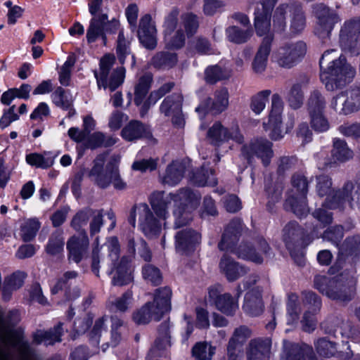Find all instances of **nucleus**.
I'll list each match as a JSON object with an SVG mask.
<instances>
[{"label":"nucleus","instance_id":"obj_32","mask_svg":"<svg viewBox=\"0 0 360 360\" xmlns=\"http://www.w3.org/2000/svg\"><path fill=\"white\" fill-rule=\"evenodd\" d=\"M150 135L147 127L137 120L130 121L121 131L122 137L127 141H134Z\"/></svg>","mask_w":360,"mask_h":360},{"label":"nucleus","instance_id":"obj_23","mask_svg":"<svg viewBox=\"0 0 360 360\" xmlns=\"http://www.w3.org/2000/svg\"><path fill=\"white\" fill-rule=\"evenodd\" d=\"M156 28L151 16L146 14L140 19L137 30L140 42L148 49H154L157 46Z\"/></svg>","mask_w":360,"mask_h":360},{"label":"nucleus","instance_id":"obj_28","mask_svg":"<svg viewBox=\"0 0 360 360\" xmlns=\"http://www.w3.org/2000/svg\"><path fill=\"white\" fill-rule=\"evenodd\" d=\"M243 309L251 316H257L262 313L264 304L261 289H252L246 293Z\"/></svg>","mask_w":360,"mask_h":360},{"label":"nucleus","instance_id":"obj_63","mask_svg":"<svg viewBox=\"0 0 360 360\" xmlns=\"http://www.w3.org/2000/svg\"><path fill=\"white\" fill-rule=\"evenodd\" d=\"M255 27L256 32L259 36L267 34L271 27V16L266 14H261L259 11H255Z\"/></svg>","mask_w":360,"mask_h":360},{"label":"nucleus","instance_id":"obj_30","mask_svg":"<svg viewBox=\"0 0 360 360\" xmlns=\"http://www.w3.org/2000/svg\"><path fill=\"white\" fill-rule=\"evenodd\" d=\"M188 165V161H173L167 166L162 182L172 186L176 185L182 179Z\"/></svg>","mask_w":360,"mask_h":360},{"label":"nucleus","instance_id":"obj_15","mask_svg":"<svg viewBox=\"0 0 360 360\" xmlns=\"http://www.w3.org/2000/svg\"><path fill=\"white\" fill-rule=\"evenodd\" d=\"M339 43L344 50L360 51V16L345 20L341 27Z\"/></svg>","mask_w":360,"mask_h":360},{"label":"nucleus","instance_id":"obj_56","mask_svg":"<svg viewBox=\"0 0 360 360\" xmlns=\"http://www.w3.org/2000/svg\"><path fill=\"white\" fill-rule=\"evenodd\" d=\"M286 99L292 108L296 110L301 108L304 101V93L301 85L299 84H293L286 96Z\"/></svg>","mask_w":360,"mask_h":360},{"label":"nucleus","instance_id":"obj_33","mask_svg":"<svg viewBox=\"0 0 360 360\" xmlns=\"http://www.w3.org/2000/svg\"><path fill=\"white\" fill-rule=\"evenodd\" d=\"M63 323H59L53 328L46 331L38 330L33 335V342L39 345L44 342L46 345H53L61 341L60 337L63 333Z\"/></svg>","mask_w":360,"mask_h":360},{"label":"nucleus","instance_id":"obj_31","mask_svg":"<svg viewBox=\"0 0 360 360\" xmlns=\"http://www.w3.org/2000/svg\"><path fill=\"white\" fill-rule=\"evenodd\" d=\"M273 37L268 35L263 39L259 50L252 62V68L255 72L261 73L266 67L268 56L271 51V44Z\"/></svg>","mask_w":360,"mask_h":360},{"label":"nucleus","instance_id":"obj_3","mask_svg":"<svg viewBox=\"0 0 360 360\" xmlns=\"http://www.w3.org/2000/svg\"><path fill=\"white\" fill-rule=\"evenodd\" d=\"M242 231V223L240 219L232 220L225 229L221 240L218 244L221 251L235 254L238 258L251 261L256 264L263 262L262 256L257 252L255 248L247 243L240 244L236 247Z\"/></svg>","mask_w":360,"mask_h":360},{"label":"nucleus","instance_id":"obj_36","mask_svg":"<svg viewBox=\"0 0 360 360\" xmlns=\"http://www.w3.org/2000/svg\"><path fill=\"white\" fill-rule=\"evenodd\" d=\"M133 300V292L127 290L120 297L111 296L106 302L107 308L111 311L125 312Z\"/></svg>","mask_w":360,"mask_h":360},{"label":"nucleus","instance_id":"obj_39","mask_svg":"<svg viewBox=\"0 0 360 360\" xmlns=\"http://www.w3.org/2000/svg\"><path fill=\"white\" fill-rule=\"evenodd\" d=\"M110 320V340L109 343L112 347H116L125 339L126 325L124 321L116 315L112 316Z\"/></svg>","mask_w":360,"mask_h":360},{"label":"nucleus","instance_id":"obj_34","mask_svg":"<svg viewBox=\"0 0 360 360\" xmlns=\"http://www.w3.org/2000/svg\"><path fill=\"white\" fill-rule=\"evenodd\" d=\"M183 100V96L179 93H174L167 96L160 106V112L166 117H169L174 113H179L182 109Z\"/></svg>","mask_w":360,"mask_h":360},{"label":"nucleus","instance_id":"obj_48","mask_svg":"<svg viewBox=\"0 0 360 360\" xmlns=\"http://www.w3.org/2000/svg\"><path fill=\"white\" fill-rule=\"evenodd\" d=\"M192 181L198 186H214L217 184L213 169H205L204 167H202L200 171L193 174Z\"/></svg>","mask_w":360,"mask_h":360},{"label":"nucleus","instance_id":"obj_49","mask_svg":"<svg viewBox=\"0 0 360 360\" xmlns=\"http://www.w3.org/2000/svg\"><path fill=\"white\" fill-rule=\"evenodd\" d=\"M151 302H146L140 309L137 310L133 314L134 321L139 325L148 323L152 319L155 321H160L157 319L154 314L155 310L152 307Z\"/></svg>","mask_w":360,"mask_h":360},{"label":"nucleus","instance_id":"obj_2","mask_svg":"<svg viewBox=\"0 0 360 360\" xmlns=\"http://www.w3.org/2000/svg\"><path fill=\"white\" fill-rule=\"evenodd\" d=\"M335 49L326 51L319 61L320 78L328 91H335L349 82L355 75V70L346 63L345 58L340 56L333 58L330 55Z\"/></svg>","mask_w":360,"mask_h":360},{"label":"nucleus","instance_id":"obj_40","mask_svg":"<svg viewBox=\"0 0 360 360\" xmlns=\"http://www.w3.org/2000/svg\"><path fill=\"white\" fill-rule=\"evenodd\" d=\"M287 211L293 212L297 217H302L308 214L309 210L307 204V197L300 196L299 198L290 196L286 199L284 204Z\"/></svg>","mask_w":360,"mask_h":360},{"label":"nucleus","instance_id":"obj_58","mask_svg":"<svg viewBox=\"0 0 360 360\" xmlns=\"http://www.w3.org/2000/svg\"><path fill=\"white\" fill-rule=\"evenodd\" d=\"M215 348L210 343L198 342L192 349L193 356L197 360H211Z\"/></svg>","mask_w":360,"mask_h":360},{"label":"nucleus","instance_id":"obj_41","mask_svg":"<svg viewBox=\"0 0 360 360\" xmlns=\"http://www.w3.org/2000/svg\"><path fill=\"white\" fill-rule=\"evenodd\" d=\"M53 103L57 106L65 110H70L69 114L74 115L75 110L72 108L73 100L72 96L65 91L62 87H58L51 94Z\"/></svg>","mask_w":360,"mask_h":360},{"label":"nucleus","instance_id":"obj_50","mask_svg":"<svg viewBox=\"0 0 360 360\" xmlns=\"http://www.w3.org/2000/svg\"><path fill=\"white\" fill-rule=\"evenodd\" d=\"M281 360H305L304 352L297 344L284 340Z\"/></svg>","mask_w":360,"mask_h":360},{"label":"nucleus","instance_id":"obj_37","mask_svg":"<svg viewBox=\"0 0 360 360\" xmlns=\"http://www.w3.org/2000/svg\"><path fill=\"white\" fill-rule=\"evenodd\" d=\"M305 233L296 221L289 222L283 229V240L287 248L290 250L294 243L302 240Z\"/></svg>","mask_w":360,"mask_h":360},{"label":"nucleus","instance_id":"obj_9","mask_svg":"<svg viewBox=\"0 0 360 360\" xmlns=\"http://www.w3.org/2000/svg\"><path fill=\"white\" fill-rule=\"evenodd\" d=\"M139 216V226L141 231L147 237L158 235L161 230L159 221L154 217L153 212L146 203L135 205L131 210L128 217L129 223L136 226V217Z\"/></svg>","mask_w":360,"mask_h":360},{"label":"nucleus","instance_id":"obj_54","mask_svg":"<svg viewBox=\"0 0 360 360\" xmlns=\"http://www.w3.org/2000/svg\"><path fill=\"white\" fill-rule=\"evenodd\" d=\"M229 72L219 65L210 66L205 71V79L207 83L213 84L217 82L229 78Z\"/></svg>","mask_w":360,"mask_h":360},{"label":"nucleus","instance_id":"obj_42","mask_svg":"<svg viewBox=\"0 0 360 360\" xmlns=\"http://www.w3.org/2000/svg\"><path fill=\"white\" fill-rule=\"evenodd\" d=\"M152 82L153 75L150 72H146L139 78L134 91V103L136 105L143 103L150 88Z\"/></svg>","mask_w":360,"mask_h":360},{"label":"nucleus","instance_id":"obj_11","mask_svg":"<svg viewBox=\"0 0 360 360\" xmlns=\"http://www.w3.org/2000/svg\"><path fill=\"white\" fill-rule=\"evenodd\" d=\"M108 153H103L98 155L93 162V167L89 172V177L100 188H105L111 184L112 172L120 162V158L113 156L108 161L105 167Z\"/></svg>","mask_w":360,"mask_h":360},{"label":"nucleus","instance_id":"obj_29","mask_svg":"<svg viewBox=\"0 0 360 360\" xmlns=\"http://www.w3.org/2000/svg\"><path fill=\"white\" fill-rule=\"evenodd\" d=\"M169 328V321H164L160 325L158 336L149 352V355L152 357L161 356L163 351L170 347Z\"/></svg>","mask_w":360,"mask_h":360},{"label":"nucleus","instance_id":"obj_1","mask_svg":"<svg viewBox=\"0 0 360 360\" xmlns=\"http://www.w3.org/2000/svg\"><path fill=\"white\" fill-rule=\"evenodd\" d=\"M20 321L17 310L4 315L0 311V360H36L34 348L24 339L22 330L14 328Z\"/></svg>","mask_w":360,"mask_h":360},{"label":"nucleus","instance_id":"obj_35","mask_svg":"<svg viewBox=\"0 0 360 360\" xmlns=\"http://www.w3.org/2000/svg\"><path fill=\"white\" fill-rule=\"evenodd\" d=\"M117 139L102 132L96 131L90 134L84 143L86 148L94 150L101 147H110L117 143Z\"/></svg>","mask_w":360,"mask_h":360},{"label":"nucleus","instance_id":"obj_21","mask_svg":"<svg viewBox=\"0 0 360 360\" xmlns=\"http://www.w3.org/2000/svg\"><path fill=\"white\" fill-rule=\"evenodd\" d=\"M201 238L200 233L191 229L178 231L175 235L176 251L185 255L192 252L201 243Z\"/></svg>","mask_w":360,"mask_h":360},{"label":"nucleus","instance_id":"obj_47","mask_svg":"<svg viewBox=\"0 0 360 360\" xmlns=\"http://www.w3.org/2000/svg\"><path fill=\"white\" fill-rule=\"evenodd\" d=\"M326 99L318 90L311 92L307 102V110L309 115L323 112L326 107Z\"/></svg>","mask_w":360,"mask_h":360},{"label":"nucleus","instance_id":"obj_12","mask_svg":"<svg viewBox=\"0 0 360 360\" xmlns=\"http://www.w3.org/2000/svg\"><path fill=\"white\" fill-rule=\"evenodd\" d=\"M312 13L316 19V34L319 38H329L334 26L340 18L338 14L322 3L312 6Z\"/></svg>","mask_w":360,"mask_h":360},{"label":"nucleus","instance_id":"obj_8","mask_svg":"<svg viewBox=\"0 0 360 360\" xmlns=\"http://www.w3.org/2000/svg\"><path fill=\"white\" fill-rule=\"evenodd\" d=\"M114 62L115 56L112 55H105L101 58L99 72L94 71L98 89L103 87L114 91L124 82L125 69L123 67L110 71Z\"/></svg>","mask_w":360,"mask_h":360},{"label":"nucleus","instance_id":"obj_7","mask_svg":"<svg viewBox=\"0 0 360 360\" xmlns=\"http://www.w3.org/2000/svg\"><path fill=\"white\" fill-rule=\"evenodd\" d=\"M196 195L189 188H181L175 194L165 195L163 191L154 192L150 197V205L155 214L163 220L169 217L168 208L173 201L174 205L196 200Z\"/></svg>","mask_w":360,"mask_h":360},{"label":"nucleus","instance_id":"obj_4","mask_svg":"<svg viewBox=\"0 0 360 360\" xmlns=\"http://www.w3.org/2000/svg\"><path fill=\"white\" fill-rule=\"evenodd\" d=\"M354 284L353 278L343 274L333 277L318 275L314 280V288L321 293L340 302L352 300L354 294Z\"/></svg>","mask_w":360,"mask_h":360},{"label":"nucleus","instance_id":"obj_10","mask_svg":"<svg viewBox=\"0 0 360 360\" xmlns=\"http://www.w3.org/2000/svg\"><path fill=\"white\" fill-rule=\"evenodd\" d=\"M348 204L351 209L360 211V182L348 181L337 191L328 206L330 209H343Z\"/></svg>","mask_w":360,"mask_h":360},{"label":"nucleus","instance_id":"obj_6","mask_svg":"<svg viewBox=\"0 0 360 360\" xmlns=\"http://www.w3.org/2000/svg\"><path fill=\"white\" fill-rule=\"evenodd\" d=\"M290 18V29L292 33L298 34L305 27L306 18L302 5L297 1H289L279 4L273 15V30L282 33L287 27L286 17Z\"/></svg>","mask_w":360,"mask_h":360},{"label":"nucleus","instance_id":"obj_52","mask_svg":"<svg viewBox=\"0 0 360 360\" xmlns=\"http://www.w3.org/2000/svg\"><path fill=\"white\" fill-rule=\"evenodd\" d=\"M64 248V238L63 232L56 231L53 233L46 245V252L47 254L54 256L63 252Z\"/></svg>","mask_w":360,"mask_h":360},{"label":"nucleus","instance_id":"obj_13","mask_svg":"<svg viewBox=\"0 0 360 360\" xmlns=\"http://www.w3.org/2000/svg\"><path fill=\"white\" fill-rule=\"evenodd\" d=\"M103 0H88L89 13L93 18L89 22L86 31V40L91 44L95 42L98 38H101L104 44H106V36L103 28V23L108 20V15L105 13L98 14L102 6Z\"/></svg>","mask_w":360,"mask_h":360},{"label":"nucleus","instance_id":"obj_60","mask_svg":"<svg viewBox=\"0 0 360 360\" xmlns=\"http://www.w3.org/2000/svg\"><path fill=\"white\" fill-rule=\"evenodd\" d=\"M142 274L144 280L153 285H158L162 283V276L160 269L152 264L144 265Z\"/></svg>","mask_w":360,"mask_h":360},{"label":"nucleus","instance_id":"obj_53","mask_svg":"<svg viewBox=\"0 0 360 360\" xmlns=\"http://www.w3.org/2000/svg\"><path fill=\"white\" fill-rule=\"evenodd\" d=\"M26 161L32 166L46 169L53 165L54 158L46 153L44 155L31 153L26 156Z\"/></svg>","mask_w":360,"mask_h":360},{"label":"nucleus","instance_id":"obj_59","mask_svg":"<svg viewBox=\"0 0 360 360\" xmlns=\"http://www.w3.org/2000/svg\"><path fill=\"white\" fill-rule=\"evenodd\" d=\"M302 302L307 307V311H311L313 314L318 313L321 307L322 302L321 298L312 291H305L302 292Z\"/></svg>","mask_w":360,"mask_h":360},{"label":"nucleus","instance_id":"obj_45","mask_svg":"<svg viewBox=\"0 0 360 360\" xmlns=\"http://www.w3.org/2000/svg\"><path fill=\"white\" fill-rule=\"evenodd\" d=\"M226 34L229 41L235 44H243L248 41L252 35L250 27L241 30L237 26H229L226 29Z\"/></svg>","mask_w":360,"mask_h":360},{"label":"nucleus","instance_id":"obj_44","mask_svg":"<svg viewBox=\"0 0 360 360\" xmlns=\"http://www.w3.org/2000/svg\"><path fill=\"white\" fill-rule=\"evenodd\" d=\"M316 352L324 357L340 356L336 343L329 340L327 338H321L314 342Z\"/></svg>","mask_w":360,"mask_h":360},{"label":"nucleus","instance_id":"obj_22","mask_svg":"<svg viewBox=\"0 0 360 360\" xmlns=\"http://www.w3.org/2000/svg\"><path fill=\"white\" fill-rule=\"evenodd\" d=\"M271 345L272 340L270 338L252 339L247 347L248 360H269Z\"/></svg>","mask_w":360,"mask_h":360},{"label":"nucleus","instance_id":"obj_64","mask_svg":"<svg viewBox=\"0 0 360 360\" xmlns=\"http://www.w3.org/2000/svg\"><path fill=\"white\" fill-rule=\"evenodd\" d=\"M179 9L174 7L165 18L163 24L165 36L171 35L176 29L179 20Z\"/></svg>","mask_w":360,"mask_h":360},{"label":"nucleus","instance_id":"obj_16","mask_svg":"<svg viewBox=\"0 0 360 360\" xmlns=\"http://www.w3.org/2000/svg\"><path fill=\"white\" fill-rule=\"evenodd\" d=\"M306 51L307 46L303 41L286 43L277 50L275 60L280 67L291 68L302 60Z\"/></svg>","mask_w":360,"mask_h":360},{"label":"nucleus","instance_id":"obj_46","mask_svg":"<svg viewBox=\"0 0 360 360\" xmlns=\"http://www.w3.org/2000/svg\"><path fill=\"white\" fill-rule=\"evenodd\" d=\"M347 104L346 112L353 113L360 110V84L351 86L343 91Z\"/></svg>","mask_w":360,"mask_h":360},{"label":"nucleus","instance_id":"obj_5","mask_svg":"<svg viewBox=\"0 0 360 360\" xmlns=\"http://www.w3.org/2000/svg\"><path fill=\"white\" fill-rule=\"evenodd\" d=\"M108 251V257L111 261L110 270L108 274H112V285L124 286L134 281V268L131 260L127 256L120 257V244L115 237L110 238L105 243Z\"/></svg>","mask_w":360,"mask_h":360},{"label":"nucleus","instance_id":"obj_62","mask_svg":"<svg viewBox=\"0 0 360 360\" xmlns=\"http://www.w3.org/2000/svg\"><path fill=\"white\" fill-rule=\"evenodd\" d=\"M341 250L347 255H360V235L347 237L341 246Z\"/></svg>","mask_w":360,"mask_h":360},{"label":"nucleus","instance_id":"obj_17","mask_svg":"<svg viewBox=\"0 0 360 360\" xmlns=\"http://www.w3.org/2000/svg\"><path fill=\"white\" fill-rule=\"evenodd\" d=\"M242 290L240 285L237 287V297L233 298L229 293L221 294V288L212 286L209 288L208 296L210 301L214 303L216 308L221 312L232 316L238 309V298L240 296Z\"/></svg>","mask_w":360,"mask_h":360},{"label":"nucleus","instance_id":"obj_25","mask_svg":"<svg viewBox=\"0 0 360 360\" xmlns=\"http://www.w3.org/2000/svg\"><path fill=\"white\" fill-rule=\"evenodd\" d=\"M194 193L197 197L196 200H193V202L183 201L181 204L177 203V205H174L175 208L173 211V214L174 217L175 229L186 226L192 221V210L198 204L200 200V195L198 193Z\"/></svg>","mask_w":360,"mask_h":360},{"label":"nucleus","instance_id":"obj_20","mask_svg":"<svg viewBox=\"0 0 360 360\" xmlns=\"http://www.w3.org/2000/svg\"><path fill=\"white\" fill-rule=\"evenodd\" d=\"M89 240L86 231L82 235H74L67 241L68 259L76 264H79L85 257Z\"/></svg>","mask_w":360,"mask_h":360},{"label":"nucleus","instance_id":"obj_19","mask_svg":"<svg viewBox=\"0 0 360 360\" xmlns=\"http://www.w3.org/2000/svg\"><path fill=\"white\" fill-rule=\"evenodd\" d=\"M229 105V91L226 88H220L214 93L213 98H207L202 102L195 111L204 115L206 111L219 114L224 111Z\"/></svg>","mask_w":360,"mask_h":360},{"label":"nucleus","instance_id":"obj_24","mask_svg":"<svg viewBox=\"0 0 360 360\" xmlns=\"http://www.w3.org/2000/svg\"><path fill=\"white\" fill-rule=\"evenodd\" d=\"M172 296V292L169 287L159 288L155 290L153 301L151 302L157 319H161L166 313L170 311Z\"/></svg>","mask_w":360,"mask_h":360},{"label":"nucleus","instance_id":"obj_51","mask_svg":"<svg viewBox=\"0 0 360 360\" xmlns=\"http://www.w3.org/2000/svg\"><path fill=\"white\" fill-rule=\"evenodd\" d=\"M79 273L76 271H67L58 279L56 285L52 288L53 294L57 293L59 290H65L74 285Z\"/></svg>","mask_w":360,"mask_h":360},{"label":"nucleus","instance_id":"obj_57","mask_svg":"<svg viewBox=\"0 0 360 360\" xmlns=\"http://www.w3.org/2000/svg\"><path fill=\"white\" fill-rule=\"evenodd\" d=\"M271 94L270 90L266 89L258 92L251 98L250 109L256 115L260 114L265 108Z\"/></svg>","mask_w":360,"mask_h":360},{"label":"nucleus","instance_id":"obj_43","mask_svg":"<svg viewBox=\"0 0 360 360\" xmlns=\"http://www.w3.org/2000/svg\"><path fill=\"white\" fill-rule=\"evenodd\" d=\"M95 210L90 207H84L79 210L72 217L70 226L76 231L79 232V235H82V231H86L83 228L85 226L89 219L94 215Z\"/></svg>","mask_w":360,"mask_h":360},{"label":"nucleus","instance_id":"obj_14","mask_svg":"<svg viewBox=\"0 0 360 360\" xmlns=\"http://www.w3.org/2000/svg\"><path fill=\"white\" fill-rule=\"evenodd\" d=\"M207 138L210 143L216 147H219L229 141L242 143L244 139L237 124L224 127L219 122H214L208 129Z\"/></svg>","mask_w":360,"mask_h":360},{"label":"nucleus","instance_id":"obj_61","mask_svg":"<svg viewBox=\"0 0 360 360\" xmlns=\"http://www.w3.org/2000/svg\"><path fill=\"white\" fill-rule=\"evenodd\" d=\"M291 185L300 196L307 197L309 181L302 173H295L291 177Z\"/></svg>","mask_w":360,"mask_h":360},{"label":"nucleus","instance_id":"obj_38","mask_svg":"<svg viewBox=\"0 0 360 360\" xmlns=\"http://www.w3.org/2000/svg\"><path fill=\"white\" fill-rule=\"evenodd\" d=\"M177 56L174 53L161 51L157 53L150 60V65L157 70H169L176 65Z\"/></svg>","mask_w":360,"mask_h":360},{"label":"nucleus","instance_id":"obj_26","mask_svg":"<svg viewBox=\"0 0 360 360\" xmlns=\"http://www.w3.org/2000/svg\"><path fill=\"white\" fill-rule=\"evenodd\" d=\"M219 268L230 282L238 280L249 271L248 268L240 264L226 255H224L221 257L219 262Z\"/></svg>","mask_w":360,"mask_h":360},{"label":"nucleus","instance_id":"obj_18","mask_svg":"<svg viewBox=\"0 0 360 360\" xmlns=\"http://www.w3.org/2000/svg\"><path fill=\"white\" fill-rule=\"evenodd\" d=\"M254 155L261 159L264 166L269 165L274 155L272 143L266 139H257L243 147L242 156L247 160V164L252 163Z\"/></svg>","mask_w":360,"mask_h":360},{"label":"nucleus","instance_id":"obj_27","mask_svg":"<svg viewBox=\"0 0 360 360\" xmlns=\"http://www.w3.org/2000/svg\"><path fill=\"white\" fill-rule=\"evenodd\" d=\"M332 160L324 163L326 169L332 168L338 162H345L353 158V152L350 150L347 143L340 139L335 138L333 141V149L331 150Z\"/></svg>","mask_w":360,"mask_h":360},{"label":"nucleus","instance_id":"obj_55","mask_svg":"<svg viewBox=\"0 0 360 360\" xmlns=\"http://www.w3.org/2000/svg\"><path fill=\"white\" fill-rule=\"evenodd\" d=\"M39 228L40 223L37 219H27L20 226V237L25 242L30 241L35 237Z\"/></svg>","mask_w":360,"mask_h":360}]
</instances>
